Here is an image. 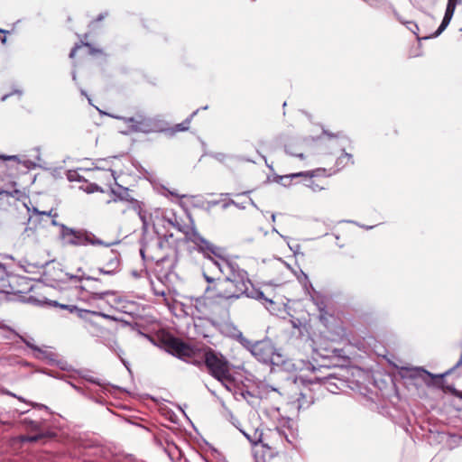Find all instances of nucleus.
<instances>
[{"label": "nucleus", "mask_w": 462, "mask_h": 462, "mask_svg": "<svg viewBox=\"0 0 462 462\" xmlns=\"http://www.w3.org/2000/svg\"><path fill=\"white\" fill-rule=\"evenodd\" d=\"M163 220L170 226L182 232L185 235V238L193 243L198 250L208 259V265L216 267L221 273H224L226 268L231 270V261L226 250L206 240L193 226H181L175 215L163 217Z\"/></svg>", "instance_id": "f257e3e1"}, {"label": "nucleus", "mask_w": 462, "mask_h": 462, "mask_svg": "<svg viewBox=\"0 0 462 462\" xmlns=\"http://www.w3.org/2000/svg\"><path fill=\"white\" fill-rule=\"evenodd\" d=\"M60 236L67 245L74 246L82 245H103L110 247L118 242L106 243L97 238L93 233L85 229H74L68 227L64 224L60 225Z\"/></svg>", "instance_id": "f03ea898"}, {"label": "nucleus", "mask_w": 462, "mask_h": 462, "mask_svg": "<svg viewBox=\"0 0 462 462\" xmlns=\"http://www.w3.org/2000/svg\"><path fill=\"white\" fill-rule=\"evenodd\" d=\"M203 358L210 374L217 379L227 391H231V374L228 364L221 355L214 351L204 353Z\"/></svg>", "instance_id": "7ed1b4c3"}, {"label": "nucleus", "mask_w": 462, "mask_h": 462, "mask_svg": "<svg viewBox=\"0 0 462 462\" xmlns=\"http://www.w3.org/2000/svg\"><path fill=\"white\" fill-rule=\"evenodd\" d=\"M243 295L248 298L268 300L264 298L263 291L253 286L246 272L235 270L233 267V298H239Z\"/></svg>", "instance_id": "20e7f679"}, {"label": "nucleus", "mask_w": 462, "mask_h": 462, "mask_svg": "<svg viewBox=\"0 0 462 462\" xmlns=\"http://www.w3.org/2000/svg\"><path fill=\"white\" fill-rule=\"evenodd\" d=\"M250 353L264 364L279 365L282 362V355L275 349L273 342L268 338L255 341Z\"/></svg>", "instance_id": "39448f33"}, {"label": "nucleus", "mask_w": 462, "mask_h": 462, "mask_svg": "<svg viewBox=\"0 0 462 462\" xmlns=\"http://www.w3.org/2000/svg\"><path fill=\"white\" fill-rule=\"evenodd\" d=\"M125 124L129 125L131 131L140 133H152L160 128L161 121L156 117H147L143 115H137L132 117H118Z\"/></svg>", "instance_id": "423d86ee"}, {"label": "nucleus", "mask_w": 462, "mask_h": 462, "mask_svg": "<svg viewBox=\"0 0 462 462\" xmlns=\"http://www.w3.org/2000/svg\"><path fill=\"white\" fill-rule=\"evenodd\" d=\"M230 281L228 276L224 279L217 278L214 285H208L207 287L206 292L216 301L223 299L229 300L231 298V291L228 288Z\"/></svg>", "instance_id": "0eeeda50"}, {"label": "nucleus", "mask_w": 462, "mask_h": 462, "mask_svg": "<svg viewBox=\"0 0 462 462\" xmlns=\"http://www.w3.org/2000/svg\"><path fill=\"white\" fill-rule=\"evenodd\" d=\"M21 341H23L28 347H30L33 351V356L37 359L48 361L50 364L55 362V354L51 351L48 350L46 346L43 348L38 346L35 344L34 338L29 336H20L18 335Z\"/></svg>", "instance_id": "6e6552de"}, {"label": "nucleus", "mask_w": 462, "mask_h": 462, "mask_svg": "<svg viewBox=\"0 0 462 462\" xmlns=\"http://www.w3.org/2000/svg\"><path fill=\"white\" fill-rule=\"evenodd\" d=\"M120 270V257L116 251L108 252L104 267L98 268V273L106 275H115Z\"/></svg>", "instance_id": "1a4fd4ad"}, {"label": "nucleus", "mask_w": 462, "mask_h": 462, "mask_svg": "<svg viewBox=\"0 0 462 462\" xmlns=\"http://www.w3.org/2000/svg\"><path fill=\"white\" fill-rule=\"evenodd\" d=\"M401 374L402 377L420 379L425 383H430V381L435 377L434 374L421 367H402Z\"/></svg>", "instance_id": "9d476101"}, {"label": "nucleus", "mask_w": 462, "mask_h": 462, "mask_svg": "<svg viewBox=\"0 0 462 462\" xmlns=\"http://www.w3.org/2000/svg\"><path fill=\"white\" fill-rule=\"evenodd\" d=\"M134 209L136 211L140 220L142 221L143 232H147L151 226H152L154 229L156 228V224L152 219V214L144 210L136 200L134 201Z\"/></svg>", "instance_id": "9b49d317"}, {"label": "nucleus", "mask_w": 462, "mask_h": 462, "mask_svg": "<svg viewBox=\"0 0 462 462\" xmlns=\"http://www.w3.org/2000/svg\"><path fill=\"white\" fill-rule=\"evenodd\" d=\"M170 346L179 357H189L193 352L189 346L179 339H173Z\"/></svg>", "instance_id": "f8f14e48"}, {"label": "nucleus", "mask_w": 462, "mask_h": 462, "mask_svg": "<svg viewBox=\"0 0 462 462\" xmlns=\"http://www.w3.org/2000/svg\"><path fill=\"white\" fill-rule=\"evenodd\" d=\"M50 304L52 305V306H59L60 308L67 310H69L71 313L72 312H77L79 317H83L82 314L84 312H90V313H92L94 315L101 316V317L106 318V319H113L111 316L106 315L105 313L97 312V311H88V310H81V309H79L75 305L59 304L57 301H51Z\"/></svg>", "instance_id": "ddd939ff"}, {"label": "nucleus", "mask_w": 462, "mask_h": 462, "mask_svg": "<svg viewBox=\"0 0 462 462\" xmlns=\"http://www.w3.org/2000/svg\"><path fill=\"white\" fill-rule=\"evenodd\" d=\"M50 304L52 305V306H59L60 308L67 310H69L71 313L72 312H77L79 317H83L82 314L84 312H90V313H92L94 315L101 316V317L106 318V319H113L111 316L106 315L105 313L97 312V311H88V310H81V309H79L75 305L59 304L57 301H51Z\"/></svg>", "instance_id": "4468645a"}, {"label": "nucleus", "mask_w": 462, "mask_h": 462, "mask_svg": "<svg viewBox=\"0 0 462 462\" xmlns=\"http://www.w3.org/2000/svg\"><path fill=\"white\" fill-rule=\"evenodd\" d=\"M313 172H297V173H291V174H289V175H285V176H282L281 177V180H283V179H294V178H299V177H309V180H308V184L307 187H309L310 189H311L313 191H319V190H321L323 188L320 187L319 184L315 183L311 178L313 177Z\"/></svg>", "instance_id": "2eb2a0df"}, {"label": "nucleus", "mask_w": 462, "mask_h": 462, "mask_svg": "<svg viewBox=\"0 0 462 462\" xmlns=\"http://www.w3.org/2000/svg\"><path fill=\"white\" fill-rule=\"evenodd\" d=\"M233 339H236L241 346L248 350L249 352L254 346V342L249 340L243 333L233 327Z\"/></svg>", "instance_id": "dca6fc26"}, {"label": "nucleus", "mask_w": 462, "mask_h": 462, "mask_svg": "<svg viewBox=\"0 0 462 462\" xmlns=\"http://www.w3.org/2000/svg\"><path fill=\"white\" fill-rule=\"evenodd\" d=\"M240 432L249 440L253 445H256L262 441L263 433L258 429H249L248 430H242Z\"/></svg>", "instance_id": "f3484780"}, {"label": "nucleus", "mask_w": 462, "mask_h": 462, "mask_svg": "<svg viewBox=\"0 0 462 462\" xmlns=\"http://www.w3.org/2000/svg\"><path fill=\"white\" fill-rule=\"evenodd\" d=\"M91 298L94 300H104L107 297H113V300L116 301V292L114 291H90Z\"/></svg>", "instance_id": "a211bd4d"}, {"label": "nucleus", "mask_w": 462, "mask_h": 462, "mask_svg": "<svg viewBox=\"0 0 462 462\" xmlns=\"http://www.w3.org/2000/svg\"><path fill=\"white\" fill-rule=\"evenodd\" d=\"M407 28L417 36L418 40H421V39L427 40V39L431 38V35H427V34L420 35L419 26L413 22H408Z\"/></svg>", "instance_id": "6ab92c4d"}, {"label": "nucleus", "mask_w": 462, "mask_h": 462, "mask_svg": "<svg viewBox=\"0 0 462 462\" xmlns=\"http://www.w3.org/2000/svg\"><path fill=\"white\" fill-rule=\"evenodd\" d=\"M112 193L121 200H129L128 189L118 186L117 189H112Z\"/></svg>", "instance_id": "aec40b11"}, {"label": "nucleus", "mask_w": 462, "mask_h": 462, "mask_svg": "<svg viewBox=\"0 0 462 462\" xmlns=\"http://www.w3.org/2000/svg\"><path fill=\"white\" fill-rule=\"evenodd\" d=\"M199 109L195 110L189 117H188L185 121L180 124L176 125L175 129L179 132H183L189 129L191 119L198 114Z\"/></svg>", "instance_id": "412c9836"}, {"label": "nucleus", "mask_w": 462, "mask_h": 462, "mask_svg": "<svg viewBox=\"0 0 462 462\" xmlns=\"http://www.w3.org/2000/svg\"><path fill=\"white\" fill-rule=\"evenodd\" d=\"M311 403L310 400H308L305 393H300V396L297 398L298 409H306Z\"/></svg>", "instance_id": "4be33fe9"}, {"label": "nucleus", "mask_w": 462, "mask_h": 462, "mask_svg": "<svg viewBox=\"0 0 462 462\" xmlns=\"http://www.w3.org/2000/svg\"><path fill=\"white\" fill-rule=\"evenodd\" d=\"M451 19L452 18L444 15L443 20H442L439 29L434 33L430 34L431 38L439 36L446 29V27L449 24Z\"/></svg>", "instance_id": "5701e85b"}, {"label": "nucleus", "mask_w": 462, "mask_h": 462, "mask_svg": "<svg viewBox=\"0 0 462 462\" xmlns=\"http://www.w3.org/2000/svg\"><path fill=\"white\" fill-rule=\"evenodd\" d=\"M456 5L457 3L455 1L448 0L445 12V16L452 18L455 12Z\"/></svg>", "instance_id": "b1692460"}, {"label": "nucleus", "mask_w": 462, "mask_h": 462, "mask_svg": "<svg viewBox=\"0 0 462 462\" xmlns=\"http://www.w3.org/2000/svg\"><path fill=\"white\" fill-rule=\"evenodd\" d=\"M23 422V424H25L26 426H28L30 429H32L33 430H39L41 427V422L30 420L28 418H24Z\"/></svg>", "instance_id": "393cba45"}, {"label": "nucleus", "mask_w": 462, "mask_h": 462, "mask_svg": "<svg viewBox=\"0 0 462 462\" xmlns=\"http://www.w3.org/2000/svg\"><path fill=\"white\" fill-rule=\"evenodd\" d=\"M247 395L248 396H251L250 393L249 392H244L242 390H233V397L236 399V400H239L240 398H243V399H247Z\"/></svg>", "instance_id": "a878e982"}, {"label": "nucleus", "mask_w": 462, "mask_h": 462, "mask_svg": "<svg viewBox=\"0 0 462 462\" xmlns=\"http://www.w3.org/2000/svg\"><path fill=\"white\" fill-rule=\"evenodd\" d=\"M209 156L214 158L216 161H217L219 162H224L228 158V156L226 154H224L222 152L210 153Z\"/></svg>", "instance_id": "bb28decb"}, {"label": "nucleus", "mask_w": 462, "mask_h": 462, "mask_svg": "<svg viewBox=\"0 0 462 462\" xmlns=\"http://www.w3.org/2000/svg\"><path fill=\"white\" fill-rule=\"evenodd\" d=\"M86 191L88 193H93L96 191H102V189L99 186H97V184H90L87 187Z\"/></svg>", "instance_id": "cd10ccee"}, {"label": "nucleus", "mask_w": 462, "mask_h": 462, "mask_svg": "<svg viewBox=\"0 0 462 462\" xmlns=\"http://www.w3.org/2000/svg\"><path fill=\"white\" fill-rule=\"evenodd\" d=\"M68 179L70 181H73V180H79L80 181L81 179L80 177L79 176L78 172L77 171H69V174H68Z\"/></svg>", "instance_id": "c85d7f7f"}, {"label": "nucleus", "mask_w": 462, "mask_h": 462, "mask_svg": "<svg viewBox=\"0 0 462 462\" xmlns=\"http://www.w3.org/2000/svg\"><path fill=\"white\" fill-rule=\"evenodd\" d=\"M40 439H41L40 435L27 436V437L23 438V441L36 442Z\"/></svg>", "instance_id": "c756f323"}, {"label": "nucleus", "mask_w": 462, "mask_h": 462, "mask_svg": "<svg viewBox=\"0 0 462 462\" xmlns=\"http://www.w3.org/2000/svg\"><path fill=\"white\" fill-rule=\"evenodd\" d=\"M0 159L3 161H14V162H17L19 160L17 155H0Z\"/></svg>", "instance_id": "7c9ffc66"}, {"label": "nucleus", "mask_w": 462, "mask_h": 462, "mask_svg": "<svg viewBox=\"0 0 462 462\" xmlns=\"http://www.w3.org/2000/svg\"><path fill=\"white\" fill-rule=\"evenodd\" d=\"M203 275H204L206 281L209 283V285H214V283L217 281V278H212V277L208 276L206 273H204Z\"/></svg>", "instance_id": "2f4dec72"}, {"label": "nucleus", "mask_w": 462, "mask_h": 462, "mask_svg": "<svg viewBox=\"0 0 462 462\" xmlns=\"http://www.w3.org/2000/svg\"><path fill=\"white\" fill-rule=\"evenodd\" d=\"M153 293L156 296H162V297H164L166 295V292H165L164 290H159V289H156L155 287H153Z\"/></svg>", "instance_id": "473e14b6"}, {"label": "nucleus", "mask_w": 462, "mask_h": 462, "mask_svg": "<svg viewBox=\"0 0 462 462\" xmlns=\"http://www.w3.org/2000/svg\"><path fill=\"white\" fill-rule=\"evenodd\" d=\"M14 93L18 94V95L21 97V96H22V94H23V91H22V90H19V89H16V90H14V91L13 93H11V94L5 95V96H3V97H2V98H1V99H2V101H5V100L9 97V96L13 95Z\"/></svg>", "instance_id": "72a5a7b5"}, {"label": "nucleus", "mask_w": 462, "mask_h": 462, "mask_svg": "<svg viewBox=\"0 0 462 462\" xmlns=\"http://www.w3.org/2000/svg\"><path fill=\"white\" fill-rule=\"evenodd\" d=\"M80 46L79 45H76L71 51H70V53H69V58H74L75 55H76V52H77V50L79 48Z\"/></svg>", "instance_id": "f704fd0d"}, {"label": "nucleus", "mask_w": 462, "mask_h": 462, "mask_svg": "<svg viewBox=\"0 0 462 462\" xmlns=\"http://www.w3.org/2000/svg\"><path fill=\"white\" fill-rule=\"evenodd\" d=\"M85 45L89 48L90 53L92 54L101 51L100 50H96L95 48H93L89 43H85Z\"/></svg>", "instance_id": "c9c22d12"}, {"label": "nucleus", "mask_w": 462, "mask_h": 462, "mask_svg": "<svg viewBox=\"0 0 462 462\" xmlns=\"http://www.w3.org/2000/svg\"><path fill=\"white\" fill-rule=\"evenodd\" d=\"M86 279H87L88 281H91V282H95V283H97V282H100V281H99V279L93 278V277H90V276L87 277Z\"/></svg>", "instance_id": "e433bc0d"}, {"label": "nucleus", "mask_w": 462, "mask_h": 462, "mask_svg": "<svg viewBox=\"0 0 462 462\" xmlns=\"http://www.w3.org/2000/svg\"><path fill=\"white\" fill-rule=\"evenodd\" d=\"M460 365H462V353H461V356H460V359L458 360V362L455 365V366L452 368L455 369L457 367H459Z\"/></svg>", "instance_id": "4c0bfd02"}, {"label": "nucleus", "mask_w": 462, "mask_h": 462, "mask_svg": "<svg viewBox=\"0 0 462 462\" xmlns=\"http://www.w3.org/2000/svg\"><path fill=\"white\" fill-rule=\"evenodd\" d=\"M35 211H36L37 213H39V214L46 215V216H51V211H49V212H47V211H42V212H40V211H38L37 209H35Z\"/></svg>", "instance_id": "58836bf2"}, {"label": "nucleus", "mask_w": 462, "mask_h": 462, "mask_svg": "<svg viewBox=\"0 0 462 462\" xmlns=\"http://www.w3.org/2000/svg\"><path fill=\"white\" fill-rule=\"evenodd\" d=\"M168 192L171 195V196H175V197H178V198H183L184 196H180L179 195L178 193L174 192V191H171V190H168Z\"/></svg>", "instance_id": "ea45409f"}, {"label": "nucleus", "mask_w": 462, "mask_h": 462, "mask_svg": "<svg viewBox=\"0 0 462 462\" xmlns=\"http://www.w3.org/2000/svg\"><path fill=\"white\" fill-rule=\"evenodd\" d=\"M301 276H302V278H303V280H304L305 282H309V283H310V282H309V278H308L307 274H305L303 272H301Z\"/></svg>", "instance_id": "a19ab883"}, {"label": "nucleus", "mask_w": 462, "mask_h": 462, "mask_svg": "<svg viewBox=\"0 0 462 462\" xmlns=\"http://www.w3.org/2000/svg\"><path fill=\"white\" fill-rule=\"evenodd\" d=\"M344 157H346V158H347L348 160H350V159L352 158V155H351V154H349V153L345 152Z\"/></svg>", "instance_id": "79ce46f5"}, {"label": "nucleus", "mask_w": 462, "mask_h": 462, "mask_svg": "<svg viewBox=\"0 0 462 462\" xmlns=\"http://www.w3.org/2000/svg\"><path fill=\"white\" fill-rule=\"evenodd\" d=\"M51 223H52V225H54V226H60V225H61V224H58V223H57V221H56L55 219H52Z\"/></svg>", "instance_id": "37998d69"}, {"label": "nucleus", "mask_w": 462, "mask_h": 462, "mask_svg": "<svg viewBox=\"0 0 462 462\" xmlns=\"http://www.w3.org/2000/svg\"><path fill=\"white\" fill-rule=\"evenodd\" d=\"M72 79L74 81L77 79V75L75 71L72 72Z\"/></svg>", "instance_id": "c03bdc74"}, {"label": "nucleus", "mask_w": 462, "mask_h": 462, "mask_svg": "<svg viewBox=\"0 0 462 462\" xmlns=\"http://www.w3.org/2000/svg\"><path fill=\"white\" fill-rule=\"evenodd\" d=\"M295 156L300 158V159H303L304 158V155L303 153H299V154H295Z\"/></svg>", "instance_id": "a18cd8bd"}, {"label": "nucleus", "mask_w": 462, "mask_h": 462, "mask_svg": "<svg viewBox=\"0 0 462 462\" xmlns=\"http://www.w3.org/2000/svg\"><path fill=\"white\" fill-rule=\"evenodd\" d=\"M227 206H228V202H225V203H223L222 208H226Z\"/></svg>", "instance_id": "49530a36"}, {"label": "nucleus", "mask_w": 462, "mask_h": 462, "mask_svg": "<svg viewBox=\"0 0 462 462\" xmlns=\"http://www.w3.org/2000/svg\"><path fill=\"white\" fill-rule=\"evenodd\" d=\"M90 289H91V290H97V287L96 286V284H93V285H91V286H90Z\"/></svg>", "instance_id": "de8ad7c7"}, {"label": "nucleus", "mask_w": 462, "mask_h": 462, "mask_svg": "<svg viewBox=\"0 0 462 462\" xmlns=\"http://www.w3.org/2000/svg\"><path fill=\"white\" fill-rule=\"evenodd\" d=\"M81 94L87 97V92L83 89L80 90Z\"/></svg>", "instance_id": "09e8293b"}, {"label": "nucleus", "mask_w": 462, "mask_h": 462, "mask_svg": "<svg viewBox=\"0 0 462 462\" xmlns=\"http://www.w3.org/2000/svg\"><path fill=\"white\" fill-rule=\"evenodd\" d=\"M140 254H141V255H142L143 257H144V252H143V249H141V250H140Z\"/></svg>", "instance_id": "8fccbe9b"}, {"label": "nucleus", "mask_w": 462, "mask_h": 462, "mask_svg": "<svg viewBox=\"0 0 462 462\" xmlns=\"http://www.w3.org/2000/svg\"><path fill=\"white\" fill-rule=\"evenodd\" d=\"M103 18H104V15H103V14H100V15L98 16V21H101Z\"/></svg>", "instance_id": "3c124183"}, {"label": "nucleus", "mask_w": 462, "mask_h": 462, "mask_svg": "<svg viewBox=\"0 0 462 462\" xmlns=\"http://www.w3.org/2000/svg\"><path fill=\"white\" fill-rule=\"evenodd\" d=\"M1 41H2V42H3V43H5V41H6L5 36H4V37L1 39Z\"/></svg>", "instance_id": "603ef678"}, {"label": "nucleus", "mask_w": 462, "mask_h": 462, "mask_svg": "<svg viewBox=\"0 0 462 462\" xmlns=\"http://www.w3.org/2000/svg\"><path fill=\"white\" fill-rule=\"evenodd\" d=\"M316 304L318 305L319 310H322V307H321V305H319V303H316Z\"/></svg>", "instance_id": "864d4df0"}, {"label": "nucleus", "mask_w": 462, "mask_h": 462, "mask_svg": "<svg viewBox=\"0 0 462 462\" xmlns=\"http://www.w3.org/2000/svg\"><path fill=\"white\" fill-rule=\"evenodd\" d=\"M40 407H41V408H43V409H46V410L48 409L45 405H42H42H40Z\"/></svg>", "instance_id": "5fc2aeb1"}, {"label": "nucleus", "mask_w": 462, "mask_h": 462, "mask_svg": "<svg viewBox=\"0 0 462 462\" xmlns=\"http://www.w3.org/2000/svg\"><path fill=\"white\" fill-rule=\"evenodd\" d=\"M60 368H61V369H63V370H66V369H67V367H66V366H64V365H60Z\"/></svg>", "instance_id": "6e6d98bb"}, {"label": "nucleus", "mask_w": 462, "mask_h": 462, "mask_svg": "<svg viewBox=\"0 0 462 462\" xmlns=\"http://www.w3.org/2000/svg\"><path fill=\"white\" fill-rule=\"evenodd\" d=\"M0 32H1V33H5V32H6V31H5V30H0Z\"/></svg>", "instance_id": "4d7b16f0"}, {"label": "nucleus", "mask_w": 462, "mask_h": 462, "mask_svg": "<svg viewBox=\"0 0 462 462\" xmlns=\"http://www.w3.org/2000/svg\"><path fill=\"white\" fill-rule=\"evenodd\" d=\"M272 219L274 221V219H275V215H273V214L272 215Z\"/></svg>", "instance_id": "13d9d810"}, {"label": "nucleus", "mask_w": 462, "mask_h": 462, "mask_svg": "<svg viewBox=\"0 0 462 462\" xmlns=\"http://www.w3.org/2000/svg\"><path fill=\"white\" fill-rule=\"evenodd\" d=\"M202 109H204V110L208 109V106H203Z\"/></svg>", "instance_id": "bf43d9fd"}]
</instances>
